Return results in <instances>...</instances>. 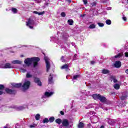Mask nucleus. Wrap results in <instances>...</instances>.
Wrapping results in <instances>:
<instances>
[{
    "label": "nucleus",
    "mask_w": 128,
    "mask_h": 128,
    "mask_svg": "<svg viewBox=\"0 0 128 128\" xmlns=\"http://www.w3.org/2000/svg\"><path fill=\"white\" fill-rule=\"evenodd\" d=\"M40 62V58L38 57H34L32 58H28L24 60V64L26 66H30L32 64H33L34 67L38 66V62Z\"/></svg>",
    "instance_id": "f257e3e1"
},
{
    "label": "nucleus",
    "mask_w": 128,
    "mask_h": 128,
    "mask_svg": "<svg viewBox=\"0 0 128 128\" xmlns=\"http://www.w3.org/2000/svg\"><path fill=\"white\" fill-rule=\"evenodd\" d=\"M34 22L32 18H29L26 22V26H28L30 28H34Z\"/></svg>",
    "instance_id": "f03ea898"
},
{
    "label": "nucleus",
    "mask_w": 128,
    "mask_h": 128,
    "mask_svg": "<svg viewBox=\"0 0 128 128\" xmlns=\"http://www.w3.org/2000/svg\"><path fill=\"white\" fill-rule=\"evenodd\" d=\"M44 60L46 64V72H48V70H50V58H48L46 56H45L44 58Z\"/></svg>",
    "instance_id": "7ed1b4c3"
},
{
    "label": "nucleus",
    "mask_w": 128,
    "mask_h": 128,
    "mask_svg": "<svg viewBox=\"0 0 128 128\" xmlns=\"http://www.w3.org/2000/svg\"><path fill=\"white\" fill-rule=\"evenodd\" d=\"M30 82L28 80H26L22 86V88L24 90H28V88H30Z\"/></svg>",
    "instance_id": "20e7f679"
},
{
    "label": "nucleus",
    "mask_w": 128,
    "mask_h": 128,
    "mask_svg": "<svg viewBox=\"0 0 128 128\" xmlns=\"http://www.w3.org/2000/svg\"><path fill=\"white\" fill-rule=\"evenodd\" d=\"M62 125L64 127V128H68L70 126V122L68 120L64 119L62 121Z\"/></svg>",
    "instance_id": "39448f33"
},
{
    "label": "nucleus",
    "mask_w": 128,
    "mask_h": 128,
    "mask_svg": "<svg viewBox=\"0 0 128 128\" xmlns=\"http://www.w3.org/2000/svg\"><path fill=\"white\" fill-rule=\"evenodd\" d=\"M14 65L6 63L4 65H2V68H14Z\"/></svg>",
    "instance_id": "423d86ee"
},
{
    "label": "nucleus",
    "mask_w": 128,
    "mask_h": 128,
    "mask_svg": "<svg viewBox=\"0 0 128 128\" xmlns=\"http://www.w3.org/2000/svg\"><path fill=\"white\" fill-rule=\"evenodd\" d=\"M90 120L92 124H96L98 122V118L96 116H93L92 117H90Z\"/></svg>",
    "instance_id": "0eeeda50"
},
{
    "label": "nucleus",
    "mask_w": 128,
    "mask_h": 128,
    "mask_svg": "<svg viewBox=\"0 0 128 128\" xmlns=\"http://www.w3.org/2000/svg\"><path fill=\"white\" fill-rule=\"evenodd\" d=\"M54 94V92H46L44 94V96L42 97L43 98H48L50 96H52Z\"/></svg>",
    "instance_id": "6e6552de"
},
{
    "label": "nucleus",
    "mask_w": 128,
    "mask_h": 128,
    "mask_svg": "<svg viewBox=\"0 0 128 128\" xmlns=\"http://www.w3.org/2000/svg\"><path fill=\"white\" fill-rule=\"evenodd\" d=\"M34 82L38 84V86H42V82L38 78H35L34 79Z\"/></svg>",
    "instance_id": "1a4fd4ad"
},
{
    "label": "nucleus",
    "mask_w": 128,
    "mask_h": 128,
    "mask_svg": "<svg viewBox=\"0 0 128 128\" xmlns=\"http://www.w3.org/2000/svg\"><path fill=\"white\" fill-rule=\"evenodd\" d=\"M99 100L101 101L102 102H106V98L100 95V96L99 97Z\"/></svg>",
    "instance_id": "9d476101"
},
{
    "label": "nucleus",
    "mask_w": 128,
    "mask_h": 128,
    "mask_svg": "<svg viewBox=\"0 0 128 128\" xmlns=\"http://www.w3.org/2000/svg\"><path fill=\"white\" fill-rule=\"evenodd\" d=\"M114 66L115 68H120V66H122V63L120 61H117L114 64Z\"/></svg>",
    "instance_id": "9b49d317"
},
{
    "label": "nucleus",
    "mask_w": 128,
    "mask_h": 128,
    "mask_svg": "<svg viewBox=\"0 0 128 128\" xmlns=\"http://www.w3.org/2000/svg\"><path fill=\"white\" fill-rule=\"evenodd\" d=\"M26 108V106H19L16 107V110H24Z\"/></svg>",
    "instance_id": "f8f14e48"
},
{
    "label": "nucleus",
    "mask_w": 128,
    "mask_h": 128,
    "mask_svg": "<svg viewBox=\"0 0 128 128\" xmlns=\"http://www.w3.org/2000/svg\"><path fill=\"white\" fill-rule=\"evenodd\" d=\"M100 96V94H94L92 96L94 100H99Z\"/></svg>",
    "instance_id": "ddd939ff"
},
{
    "label": "nucleus",
    "mask_w": 128,
    "mask_h": 128,
    "mask_svg": "<svg viewBox=\"0 0 128 128\" xmlns=\"http://www.w3.org/2000/svg\"><path fill=\"white\" fill-rule=\"evenodd\" d=\"M12 64H22V61L18 60H14L12 61Z\"/></svg>",
    "instance_id": "4468645a"
},
{
    "label": "nucleus",
    "mask_w": 128,
    "mask_h": 128,
    "mask_svg": "<svg viewBox=\"0 0 128 128\" xmlns=\"http://www.w3.org/2000/svg\"><path fill=\"white\" fill-rule=\"evenodd\" d=\"M5 90L6 92H7V94H14V90L9 88H6Z\"/></svg>",
    "instance_id": "2eb2a0df"
},
{
    "label": "nucleus",
    "mask_w": 128,
    "mask_h": 128,
    "mask_svg": "<svg viewBox=\"0 0 128 128\" xmlns=\"http://www.w3.org/2000/svg\"><path fill=\"white\" fill-rule=\"evenodd\" d=\"M102 73H103L104 74H110V70L107 69H103L102 70Z\"/></svg>",
    "instance_id": "dca6fc26"
},
{
    "label": "nucleus",
    "mask_w": 128,
    "mask_h": 128,
    "mask_svg": "<svg viewBox=\"0 0 128 128\" xmlns=\"http://www.w3.org/2000/svg\"><path fill=\"white\" fill-rule=\"evenodd\" d=\"M48 84H52V74H50L48 78Z\"/></svg>",
    "instance_id": "f3484780"
},
{
    "label": "nucleus",
    "mask_w": 128,
    "mask_h": 128,
    "mask_svg": "<svg viewBox=\"0 0 128 128\" xmlns=\"http://www.w3.org/2000/svg\"><path fill=\"white\" fill-rule=\"evenodd\" d=\"M14 88H20L22 86V83L15 84L13 85Z\"/></svg>",
    "instance_id": "a211bd4d"
},
{
    "label": "nucleus",
    "mask_w": 128,
    "mask_h": 128,
    "mask_svg": "<svg viewBox=\"0 0 128 128\" xmlns=\"http://www.w3.org/2000/svg\"><path fill=\"white\" fill-rule=\"evenodd\" d=\"M56 124H62V120L60 118H58L55 120Z\"/></svg>",
    "instance_id": "6ab92c4d"
},
{
    "label": "nucleus",
    "mask_w": 128,
    "mask_h": 128,
    "mask_svg": "<svg viewBox=\"0 0 128 128\" xmlns=\"http://www.w3.org/2000/svg\"><path fill=\"white\" fill-rule=\"evenodd\" d=\"M114 88L115 90H120V84H116L114 86Z\"/></svg>",
    "instance_id": "aec40b11"
},
{
    "label": "nucleus",
    "mask_w": 128,
    "mask_h": 128,
    "mask_svg": "<svg viewBox=\"0 0 128 128\" xmlns=\"http://www.w3.org/2000/svg\"><path fill=\"white\" fill-rule=\"evenodd\" d=\"M80 78V75H74L73 77L72 80L73 82H74L76 80H78Z\"/></svg>",
    "instance_id": "412c9836"
},
{
    "label": "nucleus",
    "mask_w": 128,
    "mask_h": 128,
    "mask_svg": "<svg viewBox=\"0 0 128 128\" xmlns=\"http://www.w3.org/2000/svg\"><path fill=\"white\" fill-rule=\"evenodd\" d=\"M35 118L36 120H38L40 118V114H36L35 116Z\"/></svg>",
    "instance_id": "4be33fe9"
},
{
    "label": "nucleus",
    "mask_w": 128,
    "mask_h": 128,
    "mask_svg": "<svg viewBox=\"0 0 128 128\" xmlns=\"http://www.w3.org/2000/svg\"><path fill=\"white\" fill-rule=\"evenodd\" d=\"M68 22L70 26H72V24H74V20H68Z\"/></svg>",
    "instance_id": "5701e85b"
},
{
    "label": "nucleus",
    "mask_w": 128,
    "mask_h": 128,
    "mask_svg": "<svg viewBox=\"0 0 128 128\" xmlns=\"http://www.w3.org/2000/svg\"><path fill=\"white\" fill-rule=\"evenodd\" d=\"M84 123L80 122V123H79L78 125V128H84Z\"/></svg>",
    "instance_id": "b1692460"
},
{
    "label": "nucleus",
    "mask_w": 128,
    "mask_h": 128,
    "mask_svg": "<svg viewBox=\"0 0 128 128\" xmlns=\"http://www.w3.org/2000/svg\"><path fill=\"white\" fill-rule=\"evenodd\" d=\"M118 82V80L116 79V78L114 76H111V82Z\"/></svg>",
    "instance_id": "393cba45"
},
{
    "label": "nucleus",
    "mask_w": 128,
    "mask_h": 128,
    "mask_svg": "<svg viewBox=\"0 0 128 128\" xmlns=\"http://www.w3.org/2000/svg\"><path fill=\"white\" fill-rule=\"evenodd\" d=\"M120 56H122V54H119L118 55L114 56L115 58H120Z\"/></svg>",
    "instance_id": "a878e982"
},
{
    "label": "nucleus",
    "mask_w": 128,
    "mask_h": 128,
    "mask_svg": "<svg viewBox=\"0 0 128 128\" xmlns=\"http://www.w3.org/2000/svg\"><path fill=\"white\" fill-rule=\"evenodd\" d=\"M89 28H96V24H90V26H89Z\"/></svg>",
    "instance_id": "bb28decb"
},
{
    "label": "nucleus",
    "mask_w": 128,
    "mask_h": 128,
    "mask_svg": "<svg viewBox=\"0 0 128 128\" xmlns=\"http://www.w3.org/2000/svg\"><path fill=\"white\" fill-rule=\"evenodd\" d=\"M68 64H66L64 66H62L61 67L62 70H64V68H68Z\"/></svg>",
    "instance_id": "cd10ccee"
},
{
    "label": "nucleus",
    "mask_w": 128,
    "mask_h": 128,
    "mask_svg": "<svg viewBox=\"0 0 128 128\" xmlns=\"http://www.w3.org/2000/svg\"><path fill=\"white\" fill-rule=\"evenodd\" d=\"M106 24L110 26V24H112V21L110 20H108L106 21Z\"/></svg>",
    "instance_id": "c85d7f7f"
},
{
    "label": "nucleus",
    "mask_w": 128,
    "mask_h": 128,
    "mask_svg": "<svg viewBox=\"0 0 128 128\" xmlns=\"http://www.w3.org/2000/svg\"><path fill=\"white\" fill-rule=\"evenodd\" d=\"M12 11L14 14H16L18 12V10H16V8H12Z\"/></svg>",
    "instance_id": "c756f323"
},
{
    "label": "nucleus",
    "mask_w": 128,
    "mask_h": 128,
    "mask_svg": "<svg viewBox=\"0 0 128 128\" xmlns=\"http://www.w3.org/2000/svg\"><path fill=\"white\" fill-rule=\"evenodd\" d=\"M20 70L21 72H26V70L22 68H20Z\"/></svg>",
    "instance_id": "7c9ffc66"
},
{
    "label": "nucleus",
    "mask_w": 128,
    "mask_h": 128,
    "mask_svg": "<svg viewBox=\"0 0 128 128\" xmlns=\"http://www.w3.org/2000/svg\"><path fill=\"white\" fill-rule=\"evenodd\" d=\"M126 98H128V96L126 95H122V96H121V100H126Z\"/></svg>",
    "instance_id": "2f4dec72"
},
{
    "label": "nucleus",
    "mask_w": 128,
    "mask_h": 128,
    "mask_svg": "<svg viewBox=\"0 0 128 128\" xmlns=\"http://www.w3.org/2000/svg\"><path fill=\"white\" fill-rule=\"evenodd\" d=\"M49 120L48 119V118H45L44 120H43V122L44 124H46L48 122Z\"/></svg>",
    "instance_id": "473e14b6"
},
{
    "label": "nucleus",
    "mask_w": 128,
    "mask_h": 128,
    "mask_svg": "<svg viewBox=\"0 0 128 128\" xmlns=\"http://www.w3.org/2000/svg\"><path fill=\"white\" fill-rule=\"evenodd\" d=\"M54 117H51L49 119L50 122H54Z\"/></svg>",
    "instance_id": "72a5a7b5"
},
{
    "label": "nucleus",
    "mask_w": 128,
    "mask_h": 128,
    "mask_svg": "<svg viewBox=\"0 0 128 128\" xmlns=\"http://www.w3.org/2000/svg\"><path fill=\"white\" fill-rule=\"evenodd\" d=\"M98 24L99 26H100V28H102V26H104V24L102 23H100V22H98Z\"/></svg>",
    "instance_id": "f704fd0d"
},
{
    "label": "nucleus",
    "mask_w": 128,
    "mask_h": 128,
    "mask_svg": "<svg viewBox=\"0 0 128 128\" xmlns=\"http://www.w3.org/2000/svg\"><path fill=\"white\" fill-rule=\"evenodd\" d=\"M42 14H44V12H38V16H42Z\"/></svg>",
    "instance_id": "c9c22d12"
},
{
    "label": "nucleus",
    "mask_w": 128,
    "mask_h": 128,
    "mask_svg": "<svg viewBox=\"0 0 128 128\" xmlns=\"http://www.w3.org/2000/svg\"><path fill=\"white\" fill-rule=\"evenodd\" d=\"M61 16L62 17V18H64V16H66V13L63 12H62L61 13Z\"/></svg>",
    "instance_id": "e433bc0d"
},
{
    "label": "nucleus",
    "mask_w": 128,
    "mask_h": 128,
    "mask_svg": "<svg viewBox=\"0 0 128 128\" xmlns=\"http://www.w3.org/2000/svg\"><path fill=\"white\" fill-rule=\"evenodd\" d=\"M26 78H32V74H30V73H27Z\"/></svg>",
    "instance_id": "4c0bfd02"
},
{
    "label": "nucleus",
    "mask_w": 128,
    "mask_h": 128,
    "mask_svg": "<svg viewBox=\"0 0 128 128\" xmlns=\"http://www.w3.org/2000/svg\"><path fill=\"white\" fill-rule=\"evenodd\" d=\"M4 88V85L0 84V90H2Z\"/></svg>",
    "instance_id": "58836bf2"
},
{
    "label": "nucleus",
    "mask_w": 128,
    "mask_h": 128,
    "mask_svg": "<svg viewBox=\"0 0 128 128\" xmlns=\"http://www.w3.org/2000/svg\"><path fill=\"white\" fill-rule=\"evenodd\" d=\"M92 114H94V112H90V113H89V115L90 116H92Z\"/></svg>",
    "instance_id": "ea45409f"
},
{
    "label": "nucleus",
    "mask_w": 128,
    "mask_h": 128,
    "mask_svg": "<svg viewBox=\"0 0 128 128\" xmlns=\"http://www.w3.org/2000/svg\"><path fill=\"white\" fill-rule=\"evenodd\" d=\"M83 2L84 4H88V0H83Z\"/></svg>",
    "instance_id": "a19ab883"
},
{
    "label": "nucleus",
    "mask_w": 128,
    "mask_h": 128,
    "mask_svg": "<svg viewBox=\"0 0 128 128\" xmlns=\"http://www.w3.org/2000/svg\"><path fill=\"white\" fill-rule=\"evenodd\" d=\"M42 2V0H36V2H37V4H40V2Z\"/></svg>",
    "instance_id": "79ce46f5"
},
{
    "label": "nucleus",
    "mask_w": 128,
    "mask_h": 128,
    "mask_svg": "<svg viewBox=\"0 0 128 128\" xmlns=\"http://www.w3.org/2000/svg\"><path fill=\"white\" fill-rule=\"evenodd\" d=\"M92 108V104H90L88 106V108Z\"/></svg>",
    "instance_id": "37998d69"
},
{
    "label": "nucleus",
    "mask_w": 128,
    "mask_h": 128,
    "mask_svg": "<svg viewBox=\"0 0 128 128\" xmlns=\"http://www.w3.org/2000/svg\"><path fill=\"white\" fill-rule=\"evenodd\" d=\"M64 56H62L61 58V60L62 62H64Z\"/></svg>",
    "instance_id": "c03bdc74"
},
{
    "label": "nucleus",
    "mask_w": 128,
    "mask_h": 128,
    "mask_svg": "<svg viewBox=\"0 0 128 128\" xmlns=\"http://www.w3.org/2000/svg\"><path fill=\"white\" fill-rule=\"evenodd\" d=\"M122 20H123L126 21V16H124L122 17Z\"/></svg>",
    "instance_id": "a18cd8bd"
},
{
    "label": "nucleus",
    "mask_w": 128,
    "mask_h": 128,
    "mask_svg": "<svg viewBox=\"0 0 128 128\" xmlns=\"http://www.w3.org/2000/svg\"><path fill=\"white\" fill-rule=\"evenodd\" d=\"M125 56L126 58H128V52H125Z\"/></svg>",
    "instance_id": "49530a36"
},
{
    "label": "nucleus",
    "mask_w": 128,
    "mask_h": 128,
    "mask_svg": "<svg viewBox=\"0 0 128 128\" xmlns=\"http://www.w3.org/2000/svg\"><path fill=\"white\" fill-rule=\"evenodd\" d=\"M4 93V91H2V90H0V95Z\"/></svg>",
    "instance_id": "de8ad7c7"
},
{
    "label": "nucleus",
    "mask_w": 128,
    "mask_h": 128,
    "mask_svg": "<svg viewBox=\"0 0 128 128\" xmlns=\"http://www.w3.org/2000/svg\"><path fill=\"white\" fill-rule=\"evenodd\" d=\"M60 114L64 116V112L62 111H60Z\"/></svg>",
    "instance_id": "09e8293b"
},
{
    "label": "nucleus",
    "mask_w": 128,
    "mask_h": 128,
    "mask_svg": "<svg viewBox=\"0 0 128 128\" xmlns=\"http://www.w3.org/2000/svg\"><path fill=\"white\" fill-rule=\"evenodd\" d=\"M96 63L94 61H91L90 64H94Z\"/></svg>",
    "instance_id": "8fccbe9b"
},
{
    "label": "nucleus",
    "mask_w": 128,
    "mask_h": 128,
    "mask_svg": "<svg viewBox=\"0 0 128 128\" xmlns=\"http://www.w3.org/2000/svg\"><path fill=\"white\" fill-rule=\"evenodd\" d=\"M38 12H36V11H34V14H38Z\"/></svg>",
    "instance_id": "3c124183"
},
{
    "label": "nucleus",
    "mask_w": 128,
    "mask_h": 128,
    "mask_svg": "<svg viewBox=\"0 0 128 128\" xmlns=\"http://www.w3.org/2000/svg\"><path fill=\"white\" fill-rule=\"evenodd\" d=\"M125 49H126V50H128V45H126V46H125Z\"/></svg>",
    "instance_id": "603ef678"
},
{
    "label": "nucleus",
    "mask_w": 128,
    "mask_h": 128,
    "mask_svg": "<svg viewBox=\"0 0 128 128\" xmlns=\"http://www.w3.org/2000/svg\"><path fill=\"white\" fill-rule=\"evenodd\" d=\"M124 128V126H122V125L120 124L119 128Z\"/></svg>",
    "instance_id": "864d4df0"
},
{
    "label": "nucleus",
    "mask_w": 128,
    "mask_h": 128,
    "mask_svg": "<svg viewBox=\"0 0 128 128\" xmlns=\"http://www.w3.org/2000/svg\"><path fill=\"white\" fill-rule=\"evenodd\" d=\"M30 128H34V125H30Z\"/></svg>",
    "instance_id": "5fc2aeb1"
},
{
    "label": "nucleus",
    "mask_w": 128,
    "mask_h": 128,
    "mask_svg": "<svg viewBox=\"0 0 128 128\" xmlns=\"http://www.w3.org/2000/svg\"><path fill=\"white\" fill-rule=\"evenodd\" d=\"M126 72L128 74V69L126 70Z\"/></svg>",
    "instance_id": "6e6d98bb"
},
{
    "label": "nucleus",
    "mask_w": 128,
    "mask_h": 128,
    "mask_svg": "<svg viewBox=\"0 0 128 128\" xmlns=\"http://www.w3.org/2000/svg\"><path fill=\"white\" fill-rule=\"evenodd\" d=\"M0 68H2V64H0Z\"/></svg>",
    "instance_id": "4d7b16f0"
},
{
    "label": "nucleus",
    "mask_w": 128,
    "mask_h": 128,
    "mask_svg": "<svg viewBox=\"0 0 128 128\" xmlns=\"http://www.w3.org/2000/svg\"><path fill=\"white\" fill-rule=\"evenodd\" d=\"M74 58H76V54H75L74 55Z\"/></svg>",
    "instance_id": "13d9d810"
},
{
    "label": "nucleus",
    "mask_w": 128,
    "mask_h": 128,
    "mask_svg": "<svg viewBox=\"0 0 128 128\" xmlns=\"http://www.w3.org/2000/svg\"><path fill=\"white\" fill-rule=\"evenodd\" d=\"M108 10H112V8H108Z\"/></svg>",
    "instance_id": "bf43d9fd"
},
{
    "label": "nucleus",
    "mask_w": 128,
    "mask_h": 128,
    "mask_svg": "<svg viewBox=\"0 0 128 128\" xmlns=\"http://www.w3.org/2000/svg\"><path fill=\"white\" fill-rule=\"evenodd\" d=\"M68 2H70V0H67Z\"/></svg>",
    "instance_id": "052dcab7"
},
{
    "label": "nucleus",
    "mask_w": 128,
    "mask_h": 128,
    "mask_svg": "<svg viewBox=\"0 0 128 128\" xmlns=\"http://www.w3.org/2000/svg\"><path fill=\"white\" fill-rule=\"evenodd\" d=\"M103 46H106V44H104Z\"/></svg>",
    "instance_id": "680f3d73"
},
{
    "label": "nucleus",
    "mask_w": 128,
    "mask_h": 128,
    "mask_svg": "<svg viewBox=\"0 0 128 128\" xmlns=\"http://www.w3.org/2000/svg\"><path fill=\"white\" fill-rule=\"evenodd\" d=\"M4 128H8V127H6V126H4Z\"/></svg>",
    "instance_id": "e2e57ef3"
},
{
    "label": "nucleus",
    "mask_w": 128,
    "mask_h": 128,
    "mask_svg": "<svg viewBox=\"0 0 128 128\" xmlns=\"http://www.w3.org/2000/svg\"><path fill=\"white\" fill-rule=\"evenodd\" d=\"M66 78H68V76H66Z\"/></svg>",
    "instance_id": "0e129e2a"
},
{
    "label": "nucleus",
    "mask_w": 128,
    "mask_h": 128,
    "mask_svg": "<svg viewBox=\"0 0 128 128\" xmlns=\"http://www.w3.org/2000/svg\"><path fill=\"white\" fill-rule=\"evenodd\" d=\"M74 60H76V58H74Z\"/></svg>",
    "instance_id": "69168bd1"
}]
</instances>
